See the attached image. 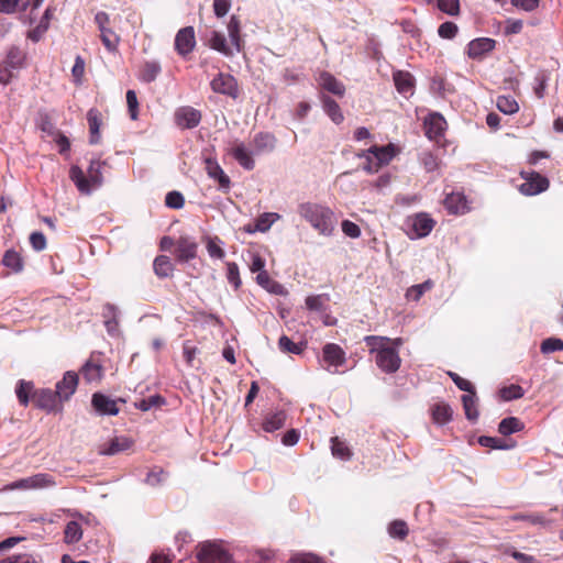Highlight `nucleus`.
Listing matches in <instances>:
<instances>
[{
  "instance_id": "obj_1",
  "label": "nucleus",
  "mask_w": 563,
  "mask_h": 563,
  "mask_svg": "<svg viewBox=\"0 0 563 563\" xmlns=\"http://www.w3.org/2000/svg\"><path fill=\"white\" fill-rule=\"evenodd\" d=\"M365 344L371 354H375L376 365L385 373L391 374L399 369L401 358L396 347L389 345L390 338L379 335H366Z\"/></svg>"
},
{
  "instance_id": "obj_2",
  "label": "nucleus",
  "mask_w": 563,
  "mask_h": 563,
  "mask_svg": "<svg viewBox=\"0 0 563 563\" xmlns=\"http://www.w3.org/2000/svg\"><path fill=\"white\" fill-rule=\"evenodd\" d=\"M299 214L323 236H331L336 227L334 212L325 206L306 202L299 206Z\"/></svg>"
},
{
  "instance_id": "obj_3",
  "label": "nucleus",
  "mask_w": 563,
  "mask_h": 563,
  "mask_svg": "<svg viewBox=\"0 0 563 563\" xmlns=\"http://www.w3.org/2000/svg\"><path fill=\"white\" fill-rule=\"evenodd\" d=\"M102 166V162L98 159L91 161L87 175H85L80 167L71 166L69 170V178L82 195H90L103 183Z\"/></svg>"
},
{
  "instance_id": "obj_4",
  "label": "nucleus",
  "mask_w": 563,
  "mask_h": 563,
  "mask_svg": "<svg viewBox=\"0 0 563 563\" xmlns=\"http://www.w3.org/2000/svg\"><path fill=\"white\" fill-rule=\"evenodd\" d=\"M395 155V148L391 144L386 146L374 145L366 151L356 154V157L365 159L363 170L367 174H374L384 165H387Z\"/></svg>"
},
{
  "instance_id": "obj_5",
  "label": "nucleus",
  "mask_w": 563,
  "mask_h": 563,
  "mask_svg": "<svg viewBox=\"0 0 563 563\" xmlns=\"http://www.w3.org/2000/svg\"><path fill=\"white\" fill-rule=\"evenodd\" d=\"M56 485L54 477L47 473H38L33 476L18 479L9 484L5 488L9 490L16 489H43Z\"/></svg>"
},
{
  "instance_id": "obj_6",
  "label": "nucleus",
  "mask_w": 563,
  "mask_h": 563,
  "mask_svg": "<svg viewBox=\"0 0 563 563\" xmlns=\"http://www.w3.org/2000/svg\"><path fill=\"white\" fill-rule=\"evenodd\" d=\"M200 563H230L231 555L221 544L216 542H206L201 544L198 552Z\"/></svg>"
},
{
  "instance_id": "obj_7",
  "label": "nucleus",
  "mask_w": 563,
  "mask_h": 563,
  "mask_svg": "<svg viewBox=\"0 0 563 563\" xmlns=\"http://www.w3.org/2000/svg\"><path fill=\"white\" fill-rule=\"evenodd\" d=\"M525 183L519 186V191L525 196H534L549 188V179L537 172L521 173Z\"/></svg>"
},
{
  "instance_id": "obj_8",
  "label": "nucleus",
  "mask_w": 563,
  "mask_h": 563,
  "mask_svg": "<svg viewBox=\"0 0 563 563\" xmlns=\"http://www.w3.org/2000/svg\"><path fill=\"white\" fill-rule=\"evenodd\" d=\"M211 89L221 95L229 96L233 99L239 96V88L236 79L224 73H219L210 82Z\"/></svg>"
},
{
  "instance_id": "obj_9",
  "label": "nucleus",
  "mask_w": 563,
  "mask_h": 563,
  "mask_svg": "<svg viewBox=\"0 0 563 563\" xmlns=\"http://www.w3.org/2000/svg\"><path fill=\"white\" fill-rule=\"evenodd\" d=\"M322 361L327 363V369L336 373V368L346 362L345 352L335 343H328L322 349Z\"/></svg>"
},
{
  "instance_id": "obj_10",
  "label": "nucleus",
  "mask_w": 563,
  "mask_h": 563,
  "mask_svg": "<svg viewBox=\"0 0 563 563\" xmlns=\"http://www.w3.org/2000/svg\"><path fill=\"white\" fill-rule=\"evenodd\" d=\"M205 163L207 175L218 183V189L228 192L231 188V180L219 163L212 158H206Z\"/></svg>"
},
{
  "instance_id": "obj_11",
  "label": "nucleus",
  "mask_w": 563,
  "mask_h": 563,
  "mask_svg": "<svg viewBox=\"0 0 563 563\" xmlns=\"http://www.w3.org/2000/svg\"><path fill=\"white\" fill-rule=\"evenodd\" d=\"M196 46L195 31L192 26L180 29L175 37V49L181 56H186Z\"/></svg>"
},
{
  "instance_id": "obj_12",
  "label": "nucleus",
  "mask_w": 563,
  "mask_h": 563,
  "mask_svg": "<svg viewBox=\"0 0 563 563\" xmlns=\"http://www.w3.org/2000/svg\"><path fill=\"white\" fill-rule=\"evenodd\" d=\"M230 154L244 169H254L255 162L253 159V155L255 154V152L249 148L243 142H234L230 150Z\"/></svg>"
},
{
  "instance_id": "obj_13",
  "label": "nucleus",
  "mask_w": 563,
  "mask_h": 563,
  "mask_svg": "<svg viewBox=\"0 0 563 563\" xmlns=\"http://www.w3.org/2000/svg\"><path fill=\"white\" fill-rule=\"evenodd\" d=\"M201 120L200 111L191 107H181L175 112V122L181 129L196 128Z\"/></svg>"
},
{
  "instance_id": "obj_14",
  "label": "nucleus",
  "mask_w": 563,
  "mask_h": 563,
  "mask_svg": "<svg viewBox=\"0 0 563 563\" xmlns=\"http://www.w3.org/2000/svg\"><path fill=\"white\" fill-rule=\"evenodd\" d=\"M426 135L430 140L438 139L443 135L446 129V121L442 114L434 112L430 113L424 120Z\"/></svg>"
},
{
  "instance_id": "obj_15",
  "label": "nucleus",
  "mask_w": 563,
  "mask_h": 563,
  "mask_svg": "<svg viewBox=\"0 0 563 563\" xmlns=\"http://www.w3.org/2000/svg\"><path fill=\"white\" fill-rule=\"evenodd\" d=\"M91 405L101 416H117L119 413L117 401L100 393L92 395Z\"/></svg>"
},
{
  "instance_id": "obj_16",
  "label": "nucleus",
  "mask_w": 563,
  "mask_h": 563,
  "mask_svg": "<svg viewBox=\"0 0 563 563\" xmlns=\"http://www.w3.org/2000/svg\"><path fill=\"white\" fill-rule=\"evenodd\" d=\"M198 244L189 236H181L176 244V256L180 262H189L197 256Z\"/></svg>"
},
{
  "instance_id": "obj_17",
  "label": "nucleus",
  "mask_w": 563,
  "mask_h": 563,
  "mask_svg": "<svg viewBox=\"0 0 563 563\" xmlns=\"http://www.w3.org/2000/svg\"><path fill=\"white\" fill-rule=\"evenodd\" d=\"M78 376L74 372H67L63 379L56 384V394L59 400H67L76 390Z\"/></svg>"
},
{
  "instance_id": "obj_18",
  "label": "nucleus",
  "mask_w": 563,
  "mask_h": 563,
  "mask_svg": "<svg viewBox=\"0 0 563 563\" xmlns=\"http://www.w3.org/2000/svg\"><path fill=\"white\" fill-rule=\"evenodd\" d=\"M495 47V41L488 37L473 40L467 45V54L471 58H481L492 52Z\"/></svg>"
},
{
  "instance_id": "obj_19",
  "label": "nucleus",
  "mask_w": 563,
  "mask_h": 563,
  "mask_svg": "<svg viewBox=\"0 0 563 563\" xmlns=\"http://www.w3.org/2000/svg\"><path fill=\"white\" fill-rule=\"evenodd\" d=\"M318 82L322 89L335 96L342 97L345 92V86L328 71L319 75Z\"/></svg>"
},
{
  "instance_id": "obj_20",
  "label": "nucleus",
  "mask_w": 563,
  "mask_h": 563,
  "mask_svg": "<svg viewBox=\"0 0 563 563\" xmlns=\"http://www.w3.org/2000/svg\"><path fill=\"white\" fill-rule=\"evenodd\" d=\"M434 221L426 213H419L411 220L415 238H424L433 229Z\"/></svg>"
},
{
  "instance_id": "obj_21",
  "label": "nucleus",
  "mask_w": 563,
  "mask_h": 563,
  "mask_svg": "<svg viewBox=\"0 0 563 563\" xmlns=\"http://www.w3.org/2000/svg\"><path fill=\"white\" fill-rule=\"evenodd\" d=\"M252 145L255 154L268 153L275 148L276 139L271 133L261 132L254 136Z\"/></svg>"
},
{
  "instance_id": "obj_22",
  "label": "nucleus",
  "mask_w": 563,
  "mask_h": 563,
  "mask_svg": "<svg viewBox=\"0 0 563 563\" xmlns=\"http://www.w3.org/2000/svg\"><path fill=\"white\" fill-rule=\"evenodd\" d=\"M57 398L56 390L42 389L34 395V402L41 409L53 411L57 406Z\"/></svg>"
},
{
  "instance_id": "obj_23",
  "label": "nucleus",
  "mask_w": 563,
  "mask_h": 563,
  "mask_svg": "<svg viewBox=\"0 0 563 563\" xmlns=\"http://www.w3.org/2000/svg\"><path fill=\"white\" fill-rule=\"evenodd\" d=\"M81 375L89 384L99 383L103 376V368L100 363L90 358L81 367Z\"/></svg>"
},
{
  "instance_id": "obj_24",
  "label": "nucleus",
  "mask_w": 563,
  "mask_h": 563,
  "mask_svg": "<svg viewBox=\"0 0 563 563\" xmlns=\"http://www.w3.org/2000/svg\"><path fill=\"white\" fill-rule=\"evenodd\" d=\"M431 416L434 423L443 426L452 420L453 410L446 402H437L431 407Z\"/></svg>"
},
{
  "instance_id": "obj_25",
  "label": "nucleus",
  "mask_w": 563,
  "mask_h": 563,
  "mask_svg": "<svg viewBox=\"0 0 563 563\" xmlns=\"http://www.w3.org/2000/svg\"><path fill=\"white\" fill-rule=\"evenodd\" d=\"M87 120L89 124V143L98 144L100 142V126L101 117L100 112L96 109H90L87 113Z\"/></svg>"
},
{
  "instance_id": "obj_26",
  "label": "nucleus",
  "mask_w": 563,
  "mask_h": 563,
  "mask_svg": "<svg viewBox=\"0 0 563 563\" xmlns=\"http://www.w3.org/2000/svg\"><path fill=\"white\" fill-rule=\"evenodd\" d=\"M208 44L212 49L225 56H232L234 54V49L227 44L225 36L218 31L210 32Z\"/></svg>"
},
{
  "instance_id": "obj_27",
  "label": "nucleus",
  "mask_w": 563,
  "mask_h": 563,
  "mask_svg": "<svg viewBox=\"0 0 563 563\" xmlns=\"http://www.w3.org/2000/svg\"><path fill=\"white\" fill-rule=\"evenodd\" d=\"M202 241L205 242L208 255L211 258H213V260H223L224 258V256H225V252L223 250L224 243L219 236L206 235L202 239Z\"/></svg>"
},
{
  "instance_id": "obj_28",
  "label": "nucleus",
  "mask_w": 563,
  "mask_h": 563,
  "mask_svg": "<svg viewBox=\"0 0 563 563\" xmlns=\"http://www.w3.org/2000/svg\"><path fill=\"white\" fill-rule=\"evenodd\" d=\"M444 206L450 213H464L467 209L466 199L462 194L452 192L444 199Z\"/></svg>"
},
{
  "instance_id": "obj_29",
  "label": "nucleus",
  "mask_w": 563,
  "mask_h": 563,
  "mask_svg": "<svg viewBox=\"0 0 563 563\" xmlns=\"http://www.w3.org/2000/svg\"><path fill=\"white\" fill-rule=\"evenodd\" d=\"M320 99L324 112L335 124H340L343 121L344 117L338 102L325 95H322Z\"/></svg>"
},
{
  "instance_id": "obj_30",
  "label": "nucleus",
  "mask_w": 563,
  "mask_h": 563,
  "mask_svg": "<svg viewBox=\"0 0 563 563\" xmlns=\"http://www.w3.org/2000/svg\"><path fill=\"white\" fill-rule=\"evenodd\" d=\"M394 82L398 92L402 95H411L413 90V77L408 71H396L394 74Z\"/></svg>"
},
{
  "instance_id": "obj_31",
  "label": "nucleus",
  "mask_w": 563,
  "mask_h": 563,
  "mask_svg": "<svg viewBox=\"0 0 563 563\" xmlns=\"http://www.w3.org/2000/svg\"><path fill=\"white\" fill-rule=\"evenodd\" d=\"M132 446V441L125 437H115L112 439L107 448L101 450L103 455H114L120 452H124Z\"/></svg>"
},
{
  "instance_id": "obj_32",
  "label": "nucleus",
  "mask_w": 563,
  "mask_h": 563,
  "mask_svg": "<svg viewBox=\"0 0 563 563\" xmlns=\"http://www.w3.org/2000/svg\"><path fill=\"white\" fill-rule=\"evenodd\" d=\"M462 402L466 418L471 421H476L479 413L477 410V398L475 389L463 395Z\"/></svg>"
},
{
  "instance_id": "obj_33",
  "label": "nucleus",
  "mask_w": 563,
  "mask_h": 563,
  "mask_svg": "<svg viewBox=\"0 0 563 563\" xmlns=\"http://www.w3.org/2000/svg\"><path fill=\"white\" fill-rule=\"evenodd\" d=\"M256 282L271 294L283 295L285 292L284 286L273 280L266 271H262L257 274Z\"/></svg>"
},
{
  "instance_id": "obj_34",
  "label": "nucleus",
  "mask_w": 563,
  "mask_h": 563,
  "mask_svg": "<svg viewBox=\"0 0 563 563\" xmlns=\"http://www.w3.org/2000/svg\"><path fill=\"white\" fill-rule=\"evenodd\" d=\"M228 34L234 52L242 51V41L240 36V21L236 16L232 15L228 23Z\"/></svg>"
},
{
  "instance_id": "obj_35",
  "label": "nucleus",
  "mask_w": 563,
  "mask_h": 563,
  "mask_svg": "<svg viewBox=\"0 0 563 563\" xmlns=\"http://www.w3.org/2000/svg\"><path fill=\"white\" fill-rule=\"evenodd\" d=\"M154 272L159 278L169 277L174 272V265L168 256L159 255L154 261Z\"/></svg>"
},
{
  "instance_id": "obj_36",
  "label": "nucleus",
  "mask_w": 563,
  "mask_h": 563,
  "mask_svg": "<svg viewBox=\"0 0 563 563\" xmlns=\"http://www.w3.org/2000/svg\"><path fill=\"white\" fill-rule=\"evenodd\" d=\"M286 420V413L285 411H276L274 413L268 415L264 422H263V429L266 432H274L280 428L284 427Z\"/></svg>"
},
{
  "instance_id": "obj_37",
  "label": "nucleus",
  "mask_w": 563,
  "mask_h": 563,
  "mask_svg": "<svg viewBox=\"0 0 563 563\" xmlns=\"http://www.w3.org/2000/svg\"><path fill=\"white\" fill-rule=\"evenodd\" d=\"M523 423L516 417H508L499 422L498 431L503 435H510L523 429Z\"/></svg>"
},
{
  "instance_id": "obj_38",
  "label": "nucleus",
  "mask_w": 563,
  "mask_h": 563,
  "mask_svg": "<svg viewBox=\"0 0 563 563\" xmlns=\"http://www.w3.org/2000/svg\"><path fill=\"white\" fill-rule=\"evenodd\" d=\"M82 537L81 526L77 521H69L64 530V541L67 544L78 542Z\"/></svg>"
},
{
  "instance_id": "obj_39",
  "label": "nucleus",
  "mask_w": 563,
  "mask_h": 563,
  "mask_svg": "<svg viewBox=\"0 0 563 563\" xmlns=\"http://www.w3.org/2000/svg\"><path fill=\"white\" fill-rule=\"evenodd\" d=\"M24 58V53L19 47L13 46L8 51L3 63L11 69L18 70L23 66Z\"/></svg>"
},
{
  "instance_id": "obj_40",
  "label": "nucleus",
  "mask_w": 563,
  "mask_h": 563,
  "mask_svg": "<svg viewBox=\"0 0 563 563\" xmlns=\"http://www.w3.org/2000/svg\"><path fill=\"white\" fill-rule=\"evenodd\" d=\"M512 520H521L526 521L532 526H549L552 523V520L545 518L543 515L534 512V514H517L511 517Z\"/></svg>"
},
{
  "instance_id": "obj_41",
  "label": "nucleus",
  "mask_w": 563,
  "mask_h": 563,
  "mask_svg": "<svg viewBox=\"0 0 563 563\" xmlns=\"http://www.w3.org/2000/svg\"><path fill=\"white\" fill-rule=\"evenodd\" d=\"M162 68L158 62L150 60L146 62L141 71V80L144 82L154 81L159 75Z\"/></svg>"
},
{
  "instance_id": "obj_42",
  "label": "nucleus",
  "mask_w": 563,
  "mask_h": 563,
  "mask_svg": "<svg viewBox=\"0 0 563 563\" xmlns=\"http://www.w3.org/2000/svg\"><path fill=\"white\" fill-rule=\"evenodd\" d=\"M498 110L505 114H514L519 110V104L511 96H499L496 100Z\"/></svg>"
},
{
  "instance_id": "obj_43",
  "label": "nucleus",
  "mask_w": 563,
  "mask_h": 563,
  "mask_svg": "<svg viewBox=\"0 0 563 563\" xmlns=\"http://www.w3.org/2000/svg\"><path fill=\"white\" fill-rule=\"evenodd\" d=\"M2 264L14 273H19L23 268L22 257L13 250H9L4 253Z\"/></svg>"
},
{
  "instance_id": "obj_44",
  "label": "nucleus",
  "mask_w": 563,
  "mask_h": 563,
  "mask_svg": "<svg viewBox=\"0 0 563 563\" xmlns=\"http://www.w3.org/2000/svg\"><path fill=\"white\" fill-rule=\"evenodd\" d=\"M478 443L482 446L490 448V449H498V450H509L515 446L514 443H506L505 440H501L499 438H494V437H487V435L479 437Z\"/></svg>"
},
{
  "instance_id": "obj_45",
  "label": "nucleus",
  "mask_w": 563,
  "mask_h": 563,
  "mask_svg": "<svg viewBox=\"0 0 563 563\" xmlns=\"http://www.w3.org/2000/svg\"><path fill=\"white\" fill-rule=\"evenodd\" d=\"M432 286L433 284L431 280H426L421 284L413 285L407 290L406 298L408 300L418 301L426 291L432 288Z\"/></svg>"
},
{
  "instance_id": "obj_46",
  "label": "nucleus",
  "mask_w": 563,
  "mask_h": 563,
  "mask_svg": "<svg viewBox=\"0 0 563 563\" xmlns=\"http://www.w3.org/2000/svg\"><path fill=\"white\" fill-rule=\"evenodd\" d=\"M331 451L333 456L341 460H350L352 455L346 443L341 441L339 438L331 439Z\"/></svg>"
},
{
  "instance_id": "obj_47",
  "label": "nucleus",
  "mask_w": 563,
  "mask_h": 563,
  "mask_svg": "<svg viewBox=\"0 0 563 563\" xmlns=\"http://www.w3.org/2000/svg\"><path fill=\"white\" fill-rule=\"evenodd\" d=\"M289 563H325V561L311 552H296L291 554Z\"/></svg>"
},
{
  "instance_id": "obj_48",
  "label": "nucleus",
  "mask_w": 563,
  "mask_h": 563,
  "mask_svg": "<svg viewBox=\"0 0 563 563\" xmlns=\"http://www.w3.org/2000/svg\"><path fill=\"white\" fill-rule=\"evenodd\" d=\"M33 387H34L33 383H31V382H25L23 379L19 380L16 388H15V394L19 399V402L22 406H27L29 400H30L29 395L33 390Z\"/></svg>"
},
{
  "instance_id": "obj_49",
  "label": "nucleus",
  "mask_w": 563,
  "mask_h": 563,
  "mask_svg": "<svg viewBox=\"0 0 563 563\" xmlns=\"http://www.w3.org/2000/svg\"><path fill=\"white\" fill-rule=\"evenodd\" d=\"M278 346L280 351L285 353H291V354H301L303 351V346L301 343H295L288 338L287 335H282L278 340Z\"/></svg>"
},
{
  "instance_id": "obj_50",
  "label": "nucleus",
  "mask_w": 563,
  "mask_h": 563,
  "mask_svg": "<svg viewBox=\"0 0 563 563\" xmlns=\"http://www.w3.org/2000/svg\"><path fill=\"white\" fill-rule=\"evenodd\" d=\"M278 219H279V214H277L275 212L264 213L256 220L254 231L266 232L271 229L273 223Z\"/></svg>"
},
{
  "instance_id": "obj_51",
  "label": "nucleus",
  "mask_w": 563,
  "mask_h": 563,
  "mask_svg": "<svg viewBox=\"0 0 563 563\" xmlns=\"http://www.w3.org/2000/svg\"><path fill=\"white\" fill-rule=\"evenodd\" d=\"M100 37L109 52H114L117 49L119 44V36L111 29L101 31Z\"/></svg>"
},
{
  "instance_id": "obj_52",
  "label": "nucleus",
  "mask_w": 563,
  "mask_h": 563,
  "mask_svg": "<svg viewBox=\"0 0 563 563\" xmlns=\"http://www.w3.org/2000/svg\"><path fill=\"white\" fill-rule=\"evenodd\" d=\"M388 533L391 538L402 540L408 534L407 523L402 520H395L388 527Z\"/></svg>"
},
{
  "instance_id": "obj_53",
  "label": "nucleus",
  "mask_w": 563,
  "mask_h": 563,
  "mask_svg": "<svg viewBox=\"0 0 563 563\" xmlns=\"http://www.w3.org/2000/svg\"><path fill=\"white\" fill-rule=\"evenodd\" d=\"M540 350L543 354L563 351V341L559 338H548L542 341Z\"/></svg>"
},
{
  "instance_id": "obj_54",
  "label": "nucleus",
  "mask_w": 563,
  "mask_h": 563,
  "mask_svg": "<svg viewBox=\"0 0 563 563\" xmlns=\"http://www.w3.org/2000/svg\"><path fill=\"white\" fill-rule=\"evenodd\" d=\"M525 391L522 389L521 386L519 385H510V386H507V387H504L501 390H500V396L504 400H514V399H519L523 396Z\"/></svg>"
},
{
  "instance_id": "obj_55",
  "label": "nucleus",
  "mask_w": 563,
  "mask_h": 563,
  "mask_svg": "<svg viewBox=\"0 0 563 563\" xmlns=\"http://www.w3.org/2000/svg\"><path fill=\"white\" fill-rule=\"evenodd\" d=\"M165 401L159 395H152L136 402V408L142 411H147L154 407L163 405Z\"/></svg>"
},
{
  "instance_id": "obj_56",
  "label": "nucleus",
  "mask_w": 563,
  "mask_h": 563,
  "mask_svg": "<svg viewBox=\"0 0 563 563\" xmlns=\"http://www.w3.org/2000/svg\"><path fill=\"white\" fill-rule=\"evenodd\" d=\"M165 203L172 209H181L185 205V198L179 191H169L166 195Z\"/></svg>"
},
{
  "instance_id": "obj_57",
  "label": "nucleus",
  "mask_w": 563,
  "mask_h": 563,
  "mask_svg": "<svg viewBox=\"0 0 563 563\" xmlns=\"http://www.w3.org/2000/svg\"><path fill=\"white\" fill-rule=\"evenodd\" d=\"M438 8L450 15H457L460 12V0H438Z\"/></svg>"
},
{
  "instance_id": "obj_58",
  "label": "nucleus",
  "mask_w": 563,
  "mask_h": 563,
  "mask_svg": "<svg viewBox=\"0 0 563 563\" xmlns=\"http://www.w3.org/2000/svg\"><path fill=\"white\" fill-rule=\"evenodd\" d=\"M227 278L235 289L241 286L239 266L233 262L227 264Z\"/></svg>"
},
{
  "instance_id": "obj_59",
  "label": "nucleus",
  "mask_w": 563,
  "mask_h": 563,
  "mask_svg": "<svg viewBox=\"0 0 563 563\" xmlns=\"http://www.w3.org/2000/svg\"><path fill=\"white\" fill-rule=\"evenodd\" d=\"M457 31V25L453 22L448 21L439 26L438 34L442 38L451 40L456 35Z\"/></svg>"
},
{
  "instance_id": "obj_60",
  "label": "nucleus",
  "mask_w": 563,
  "mask_h": 563,
  "mask_svg": "<svg viewBox=\"0 0 563 563\" xmlns=\"http://www.w3.org/2000/svg\"><path fill=\"white\" fill-rule=\"evenodd\" d=\"M327 298L322 295L309 296L306 299V306L312 311H322L325 307Z\"/></svg>"
},
{
  "instance_id": "obj_61",
  "label": "nucleus",
  "mask_w": 563,
  "mask_h": 563,
  "mask_svg": "<svg viewBox=\"0 0 563 563\" xmlns=\"http://www.w3.org/2000/svg\"><path fill=\"white\" fill-rule=\"evenodd\" d=\"M126 103H128V109H129L131 119L136 120L139 102H137V97H136V93L134 90H128Z\"/></svg>"
},
{
  "instance_id": "obj_62",
  "label": "nucleus",
  "mask_w": 563,
  "mask_h": 563,
  "mask_svg": "<svg viewBox=\"0 0 563 563\" xmlns=\"http://www.w3.org/2000/svg\"><path fill=\"white\" fill-rule=\"evenodd\" d=\"M341 228L343 233L349 238L357 239L361 235L360 227L350 220L342 221Z\"/></svg>"
},
{
  "instance_id": "obj_63",
  "label": "nucleus",
  "mask_w": 563,
  "mask_h": 563,
  "mask_svg": "<svg viewBox=\"0 0 563 563\" xmlns=\"http://www.w3.org/2000/svg\"><path fill=\"white\" fill-rule=\"evenodd\" d=\"M30 243L35 251L40 252L46 247V238L42 232H33L30 235Z\"/></svg>"
},
{
  "instance_id": "obj_64",
  "label": "nucleus",
  "mask_w": 563,
  "mask_h": 563,
  "mask_svg": "<svg viewBox=\"0 0 563 563\" xmlns=\"http://www.w3.org/2000/svg\"><path fill=\"white\" fill-rule=\"evenodd\" d=\"M0 563H36L32 555L26 553L15 554L1 560Z\"/></svg>"
}]
</instances>
